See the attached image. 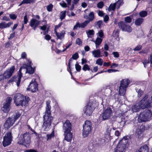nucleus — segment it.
Returning a JSON list of instances; mask_svg holds the SVG:
<instances>
[{"mask_svg":"<svg viewBox=\"0 0 152 152\" xmlns=\"http://www.w3.org/2000/svg\"><path fill=\"white\" fill-rule=\"evenodd\" d=\"M24 4H30L29 0H23L20 4L19 6Z\"/></svg>","mask_w":152,"mask_h":152,"instance_id":"5fc2aeb1","label":"nucleus"},{"mask_svg":"<svg viewBox=\"0 0 152 152\" xmlns=\"http://www.w3.org/2000/svg\"><path fill=\"white\" fill-rule=\"evenodd\" d=\"M22 67H21L20 68L17 77L16 76L13 77L11 79L9 80V82H11L12 81H15L17 80V79H18V80L16 82L17 85L18 87H19L21 81V79L22 77V74L21 72V70Z\"/></svg>","mask_w":152,"mask_h":152,"instance_id":"9d476101","label":"nucleus"},{"mask_svg":"<svg viewBox=\"0 0 152 152\" xmlns=\"http://www.w3.org/2000/svg\"><path fill=\"white\" fill-rule=\"evenodd\" d=\"M102 39L98 37L96 40L94 41L96 47V48L99 47V45L102 42Z\"/></svg>","mask_w":152,"mask_h":152,"instance_id":"c85d7f7f","label":"nucleus"},{"mask_svg":"<svg viewBox=\"0 0 152 152\" xmlns=\"http://www.w3.org/2000/svg\"><path fill=\"white\" fill-rule=\"evenodd\" d=\"M50 101H48L46 102V107L45 115H51L50 109L51 107L50 105Z\"/></svg>","mask_w":152,"mask_h":152,"instance_id":"6ab92c4d","label":"nucleus"},{"mask_svg":"<svg viewBox=\"0 0 152 152\" xmlns=\"http://www.w3.org/2000/svg\"><path fill=\"white\" fill-rule=\"evenodd\" d=\"M125 21L126 23H130L132 22V18L130 16H127L125 18Z\"/></svg>","mask_w":152,"mask_h":152,"instance_id":"3c124183","label":"nucleus"},{"mask_svg":"<svg viewBox=\"0 0 152 152\" xmlns=\"http://www.w3.org/2000/svg\"><path fill=\"white\" fill-rule=\"evenodd\" d=\"M64 132V139L68 142H71L72 138V134L71 131Z\"/></svg>","mask_w":152,"mask_h":152,"instance_id":"a211bd4d","label":"nucleus"},{"mask_svg":"<svg viewBox=\"0 0 152 152\" xmlns=\"http://www.w3.org/2000/svg\"><path fill=\"white\" fill-rule=\"evenodd\" d=\"M112 114L111 109L109 107L104 108L103 113L102 114L103 120L108 119Z\"/></svg>","mask_w":152,"mask_h":152,"instance_id":"1a4fd4ad","label":"nucleus"},{"mask_svg":"<svg viewBox=\"0 0 152 152\" xmlns=\"http://www.w3.org/2000/svg\"><path fill=\"white\" fill-rule=\"evenodd\" d=\"M14 123V121H13L12 118H11V117H9L7 118L4 124V128L6 129H8L12 126Z\"/></svg>","mask_w":152,"mask_h":152,"instance_id":"f3484780","label":"nucleus"},{"mask_svg":"<svg viewBox=\"0 0 152 152\" xmlns=\"http://www.w3.org/2000/svg\"><path fill=\"white\" fill-rule=\"evenodd\" d=\"M89 23V21L88 20H85L84 22L80 23L79 22H76L75 25L74 26L73 30H77L78 28H84Z\"/></svg>","mask_w":152,"mask_h":152,"instance_id":"2eb2a0df","label":"nucleus"},{"mask_svg":"<svg viewBox=\"0 0 152 152\" xmlns=\"http://www.w3.org/2000/svg\"><path fill=\"white\" fill-rule=\"evenodd\" d=\"M55 33L58 39H62L64 37V35L61 33H58L56 31H55Z\"/></svg>","mask_w":152,"mask_h":152,"instance_id":"58836bf2","label":"nucleus"},{"mask_svg":"<svg viewBox=\"0 0 152 152\" xmlns=\"http://www.w3.org/2000/svg\"><path fill=\"white\" fill-rule=\"evenodd\" d=\"M61 6L63 8H66L67 7V5L66 3L64 1L60 3Z\"/></svg>","mask_w":152,"mask_h":152,"instance_id":"6e6d98bb","label":"nucleus"},{"mask_svg":"<svg viewBox=\"0 0 152 152\" xmlns=\"http://www.w3.org/2000/svg\"><path fill=\"white\" fill-rule=\"evenodd\" d=\"M123 117H124L123 116L120 117V118L121 120V121L120 122L121 124L126 125L128 124L129 123L127 122V121L126 120H125L124 118H123Z\"/></svg>","mask_w":152,"mask_h":152,"instance_id":"ea45409f","label":"nucleus"},{"mask_svg":"<svg viewBox=\"0 0 152 152\" xmlns=\"http://www.w3.org/2000/svg\"><path fill=\"white\" fill-rule=\"evenodd\" d=\"M113 54L115 58H118L119 57V54L117 52H114L113 53Z\"/></svg>","mask_w":152,"mask_h":152,"instance_id":"69168bd1","label":"nucleus"},{"mask_svg":"<svg viewBox=\"0 0 152 152\" xmlns=\"http://www.w3.org/2000/svg\"><path fill=\"white\" fill-rule=\"evenodd\" d=\"M130 80L128 79L122 80L121 82L120 85L127 88L128 86Z\"/></svg>","mask_w":152,"mask_h":152,"instance_id":"bb28decb","label":"nucleus"},{"mask_svg":"<svg viewBox=\"0 0 152 152\" xmlns=\"http://www.w3.org/2000/svg\"><path fill=\"white\" fill-rule=\"evenodd\" d=\"M118 25L123 31L130 32L132 31L131 27L126 23L121 21L118 23Z\"/></svg>","mask_w":152,"mask_h":152,"instance_id":"9b49d317","label":"nucleus"},{"mask_svg":"<svg viewBox=\"0 0 152 152\" xmlns=\"http://www.w3.org/2000/svg\"><path fill=\"white\" fill-rule=\"evenodd\" d=\"M38 86L37 82L35 80L33 82L32 80L30 83L28 87L27 88V90H30L33 92H36L38 90Z\"/></svg>","mask_w":152,"mask_h":152,"instance_id":"f8f14e48","label":"nucleus"},{"mask_svg":"<svg viewBox=\"0 0 152 152\" xmlns=\"http://www.w3.org/2000/svg\"><path fill=\"white\" fill-rule=\"evenodd\" d=\"M127 88L120 85L119 87V94L121 96H124L125 94L126 91V89Z\"/></svg>","mask_w":152,"mask_h":152,"instance_id":"cd10ccee","label":"nucleus"},{"mask_svg":"<svg viewBox=\"0 0 152 152\" xmlns=\"http://www.w3.org/2000/svg\"><path fill=\"white\" fill-rule=\"evenodd\" d=\"M75 69L77 72H80L81 69V66L78 64H76L75 65Z\"/></svg>","mask_w":152,"mask_h":152,"instance_id":"864d4df0","label":"nucleus"},{"mask_svg":"<svg viewBox=\"0 0 152 152\" xmlns=\"http://www.w3.org/2000/svg\"><path fill=\"white\" fill-rule=\"evenodd\" d=\"M150 61L148 59H145L144 60V62H143V64L144 65V67H146V66L147 65V64H148L150 63Z\"/></svg>","mask_w":152,"mask_h":152,"instance_id":"bf43d9fd","label":"nucleus"},{"mask_svg":"<svg viewBox=\"0 0 152 152\" xmlns=\"http://www.w3.org/2000/svg\"><path fill=\"white\" fill-rule=\"evenodd\" d=\"M116 3H115L113 4H111L109 6L108 8V11H110L112 10L114 11L116 7Z\"/></svg>","mask_w":152,"mask_h":152,"instance_id":"72a5a7b5","label":"nucleus"},{"mask_svg":"<svg viewBox=\"0 0 152 152\" xmlns=\"http://www.w3.org/2000/svg\"><path fill=\"white\" fill-rule=\"evenodd\" d=\"M66 11H62L60 12V19L61 21L64 19L66 15Z\"/></svg>","mask_w":152,"mask_h":152,"instance_id":"c9c22d12","label":"nucleus"},{"mask_svg":"<svg viewBox=\"0 0 152 152\" xmlns=\"http://www.w3.org/2000/svg\"><path fill=\"white\" fill-rule=\"evenodd\" d=\"M79 57L78 53L76 52L72 55V58L73 59L76 60L79 58Z\"/></svg>","mask_w":152,"mask_h":152,"instance_id":"de8ad7c7","label":"nucleus"},{"mask_svg":"<svg viewBox=\"0 0 152 152\" xmlns=\"http://www.w3.org/2000/svg\"><path fill=\"white\" fill-rule=\"evenodd\" d=\"M103 24L102 21L101 20H99L95 23V26L98 27V28H101Z\"/></svg>","mask_w":152,"mask_h":152,"instance_id":"e433bc0d","label":"nucleus"},{"mask_svg":"<svg viewBox=\"0 0 152 152\" xmlns=\"http://www.w3.org/2000/svg\"><path fill=\"white\" fill-rule=\"evenodd\" d=\"M15 70L14 66H12L9 69L7 70L4 72L3 74L4 78L5 79L9 78L12 75L14 71Z\"/></svg>","mask_w":152,"mask_h":152,"instance_id":"4468645a","label":"nucleus"},{"mask_svg":"<svg viewBox=\"0 0 152 152\" xmlns=\"http://www.w3.org/2000/svg\"><path fill=\"white\" fill-rule=\"evenodd\" d=\"M143 19L142 18H139L135 21L134 23L137 26H140L143 22Z\"/></svg>","mask_w":152,"mask_h":152,"instance_id":"473e14b6","label":"nucleus"},{"mask_svg":"<svg viewBox=\"0 0 152 152\" xmlns=\"http://www.w3.org/2000/svg\"><path fill=\"white\" fill-rule=\"evenodd\" d=\"M131 136L127 135L124 137L119 142L118 144L124 146L125 148L127 147L131 141Z\"/></svg>","mask_w":152,"mask_h":152,"instance_id":"6e6552de","label":"nucleus"},{"mask_svg":"<svg viewBox=\"0 0 152 152\" xmlns=\"http://www.w3.org/2000/svg\"><path fill=\"white\" fill-rule=\"evenodd\" d=\"M11 41H8V42L5 43V47L6 48H8L11 45Z\"/></svg>","mask_w":152,"mask_h":152,"instance_id":"e2e57ef3","label":"nucleus"},{"mask_svg":"<svg viewBox=\"0 0 152 152\" xmlns=\"http://www.w3.org/2000/svg\"><path fill=\"white\" fill-rule=\"evenodd\" d=\"M39 21L32 18L30 21L29 25L31 27H32L34 26H38L39 24Z\"/></svg>","mask_w":152,"mask_h":152,"instance_id":"393cba45","label":"nucleus"},{"mask_svg":"<svg viewBox=\"0 0 152 152\" xmlns=\"http://www.w3.org/2000/svg\"><path fill=\"white\" fill-rule=\"evenodd\" d=\"M53 7V5L52 4H50L47 7V9L48 12L52 11Z\"/></svg>","mask_w":152,"mask_h":152,"instance_id":"c03bdc74","label":"nucleus"},{"mask_svg":"<svg viewBox=\"0 0 152 152\" xmlns=\"http://www.w3.org/2000/svg\"><path fill=\"white\" fill-rule=\"evenodd\" d=\"M142 48V46L141 45H138L137 46L135 47L134 49L133 50L134 51H139L141 50Z\"/></svg>","mask_w":152,"mask_h":152,"instance_id":"37998d69","label":"nucleus"},{"mask_svg":"<svg viewBox=\"0 0 152 152\" xmlns=\"http://www.w3.org/2000/svg\"><path fill=\"white\" fill-rule=\"evenodd\" d=\"M47 140H50L52 138H53L54 137V131H53L51 134H47Z\"/></svg>","mask_w":152,"mask_h":152,"instance_id":"4c0bfd02","label":"nucleus"},{"mask_svg":"<svg viewBox=\"0 0 152 152\" xmlns=\"http://www.w3.org/2000/svg\"><path fill=\"white\" fill-rule=\"evenodd\" d=\"M148 60L150 61L151 65L152 64V53L150 54Z\"/></svg>","mask_w":152,"mask_h":152,"instance_id":"774afa93","label":"nucleus"},{"mask_svg":"<svg viewBox=\"0 0 152 152\" xmlns=\"http://www.w3.org/2000/svg\"><path fill=\"white\" fill-rule=\"evenodd\" d=\"M9 16L11 19L13 20H15L17 18V15L14 14H10Z\"/></svg>","mask_w":152,"mask_h":152,"instance_id":"603ef678","label":"nucleus"},{"mask_svg":"<svg viewBox=\"0 0 152 152\" xmlns=\"http://www.w3.org/2000/svg\"><path fill=\"white\" fill-rule=\"evenodd\" d=\"M51 124H50V123L47 122L46 121H44L42 126L44 131H48L51 128Z\"/></svg>","mask_w":152,"mask_h":152,"instance_id":"b1692460","label":"nucleus"},{"mask_svg":"<svg viewBox=\"0 0 152 152\" xmlns=\"http://www.w3.org/2000/svg\"><path fill=\"white\" fill-rule=\"evenodd\" d=\"M95 102V101L92 100L89 101L83 110L84 115L85 114L87 116H90L92 115L93 111L97 105Z\"/></svg>","mask_w":152,"mask_h":152,"instance_id":"7ed1b4c3","label":"nucleus"},{"mask_svg":"<svg viewBox=\"0 0 152 152\" xmlns=\"http://www.w3.org/2000/svg\"><path fill=\"white\" fill-rule=\"evenodd\" d=\"M43 121H46L51 124L53 119V117L51 115H44L43 117Z\"/></svg>","mask_w":152,"mask_h":152,"instance_id":"4be33fe9","label":"nucleus"},{"mask_svg":"<svg viewBox=\"0 0 152 152\" xmlns=\"http://www.w3.org/2000/svg\"><path fill=\"white\" fill-rule=\"evenodd\" d=\"M82 69L83 70L85 71H86L87 70H90L89 66L87 64H85L83 66Z\"/></svg>","mask_w":152,"mask_h":152,"instance_id":"09e8293b","label":"nucleus"},{"mask_svg":"<svg viewBox=\"0 0 152 152\" xmlns=\"http://www.w3.org/2000/svg\"><path fill=\"white\" fill-rule=\"evenodd\" d=\"M26 70V72L30 74H32L34 72V68H33L32 67L30 64L29 66H27Z\"/></svg>","mask_w":152,"mask_h":152,"instance_id":"c756f323","label":"nucleus"},{"mask_svg":"<svg viewBox=\"0 0 152 152\" xmlns=\"http://www.w3.org/2000/svg\"><path fill=\"white\" fill-rule=\"evenodd\" d=\"M24 152H38V151L35 149H30L25 150Z\"/></svg>","mask_w":152,"mask_h":152,"instance_id":"0e129e2a","label":"nucleus"},{"mask_svg":"<svg viewBox=\"0 0 152 152\" xmlns=\"http://www.w3.org/2000/svg\"><path fill=\"white\" fill-rule=\"evenodd\" d=\"M76 43L79 45H82V42L80 38H77L76 40Z\"/></svg>","mask_w":152,"mask_h":152,"instance_id":"13d9d810","label":"nucleus"},{"mask_svg":"<svg viewBox=\"0 0 152 152\" xmlns=\"http://www.w3.org/2000/svg\"><path fill=\"white\" fill-rule=\"evenodd\" d=\"M147 12L146 11H142L139 13V15L141 17H145L147 15Z\"/></svg>","mask_w":152,"mask_h":152,"instance_id":"a19ab883","label":"nucleus"},{"mask_svg":"<svg viewBox=\"0 0 152 152\" xmlns=\"http://www.w3.org/2000/svg\"><path fill=\"white\" fill-rule=\"evenodd\" d=\"M20 115L21 114L18 112H17L14 114L11 118H12L13 121L15 122L20 117Z\"/></svg>","mask_w":152,"mask_h":152,"instance_id":"2f4dec72","label":"nucleus"},{"mask_svg":"<svg viewBox=\"0 0 152 152\" xmlns=\"http://www.w3.org/2000/svg\"><path fill=\"white\" fill-rule=\"evenodd\" d=\"M137 123L135 124L134 126L133 131L136 132V134L137 135H140L142 134L145 129L144 126L141 125L138 126Z\"/></svg>","mask_w":152,"mask_h":152,"instance_id":"ddd939ff","label":"nucleus"},{"mask_svg":"<svg viewBox=\"0 0 152 152\" xmlns=\"http://www.w3.org/2000/svg\"><path fill=\"white\" fill-rule=\"evenodd\" d=\"M118 71L116 69H108L107 71L109 73H111L112 72H114Z\"/></svg>","mask_w":152,"mask_h":152,"instance_id":"052dcab7","label":"nucleus"},{"mask_svg":"<svg viewBox=\"0 0 152 152\" xmlns=\"http://www.w3.org/2000/svg\"><path fill=\"white\" fill-rule=\"evenodd\" d=\"M104 3L102 1L99 2L97 4V7L99 9L102 8L104 6Z\"/></svg>","mask_w":152,"mask_h":152,"instance_id":"8fccbe9b","label":"nucleus"},{"mask_svg":"<svg viewBox=\"0 0 152 152\" xmlns=\"http://www.w3.org/2000/svg\"><path fill=\"white\" fill-rule=\"evenodd\" d=\"M124 147V146L118 144L114 149V152H125L126 148Z\"/></svg>","mask_w":152,"mask_h":152,"instance_id":"412c9836","label":"nucleus"},{"mask_svg":"<svg viewBox=\"0 0 152 152\" xmlns=\"http://www.w3.org/2000/svg\"><path fill=\"white\" fill-rule=\"evenodd\" d=\"M13 99L16 106L26 105L30 100L28 96H24L20 94H16Z\"/></svg>","mask_w":152,"mask_h":152,"instance_id":"f257e3e1","label":"nucleus"},{"mask_svg":"<svg viewBox=\"0 0 152 152\" xmlns=\"http://www.w3.org/2000/svg\"><path fill=\"white\" fill-rule=\"evenodd\" d=\"M103 63V60L101 58H98L96 61V64L100 66L102 65Z\"/></svg>","mask_w":152,"mask_h":152,"instance_id":"79ce46f5","label":"nucleus"},{"mask_svg":"<svg viewBox=\"0 0 152 152\" xmlns=\"http://www.w3.org/2000/svg\"><path fill=\"white\" fill-rule=\"evenodd\" d=\"M13 137L11 131H9L6 133L3 137L2 144L4 147L10 145L12 141Z\"/></svg>","mask_w":152,"mask_h":152,"instance_id":"423d86ee","label":"nucleus"},{"mask_svg":"<svg viewBox=\"0 0 152 152\" xmlns=\"http://www.w3.org/2000/svg\"><path fill=\"white\" fill-rule=\"evenodd\" d=\"M86 33L88 38H91L94 34V31L93 29L86 31Z\"/></svg>","mask_w":152,"mask_h":152,"instance_id":"7c9ffc66","label":"nucleus"},{"mask_svg":"<svg viewBox=\"0 0 152 152\" xmlns=\"http://www.w3.org/2000/svg\"><path fill=\"white\" fill-rule=\"evenodd\" d=\"M92 55L95 58H98L101 57V52L99 49L94 50L91 52Z\"/></svg>","mask_w":152,"mask_h":152,"instance_id":"5701e85b","label":"nucleus"},{"mask_svg":"<svg viewBox=\"0 0 152 152\" xmlns=\"http://www.w3.org/2000/svg\"><path fill=\"white\" fill-rule=\"evenodd\" d=\"M152 115V112L150 110L147 109L140 114L138 118L140 122H145L149 121Z\"/></svg>","mask_w":152,"mask_h":152,"instance_id":"20e7f679","label":"nucleus"},{"mask_svg":"<svg viewBox=\"0 0 152 152\" xmlns=\"http://www.w3.org/2000/svg\"><path fill=\"white\" fill-rule=\"evenodd\" d=\"M92 124L89 121H86L84 124L83 125L82 132L83 136L84 137H86L88 136L91 132L92 127Z\"/></svg>","mask_w":152,"mask_h":152,"instance_id":"39448f33","label":"nucleus"},{"mask_svg":"<svg viewBox=\"0 0 152 152\" xmlns=\"http://www.w3.org/2000/svg\"><path fill=\"white\" fill-rule=\"evenodd\" d=\"M98 36H99L100 38H102L104 36V34L103 31L102 30L99 31L98 33L97 34Z\"/></svg>","mask_w":152,"mask_h":152,"instance_id":"a18cd8bd","label":"nucleus"},{"mask_svg":"<svg viewBox=\"0 0 152 152\" xmlns=\"http://www.w3.org/2000/svg\"><path fill=\"white\" fill-rule=\"evenodd\" d=\"M12 24V22H9L7 23L5 22H2L0 23V29H2L9 28Z\"/></svg>","mask_w":152,"mask_h":152,"instance_id":"aec40b11","label":"nucleus"},{"mask_svg":"<svg viewBox=\"0 0 152 152\" xmlns=\"http://www.w3.org/2000/svg\"><path fill=\"white\" fill-rule=\"evenodd\" d=\"M118 64L115 63H113L111 65L110 67L111 68H114L118 67Z\"/></svg>","mask_w":152,"mask_h":152,"instance_id":"338daca9","label":"nucleus"},{"mask_svg":"<svg viewBox=\"0 0 152 152\" xmlns=\"http://www.w3.org/2000/svg\"><path fill=\"white\" fill-rule=\"evenodd\" d=\"M64 132L71 131L72 129V125L69 121L66 120L64 123L63 127Z\"/></svg>","mask_w":152,"mask_h":152,"instance_id":"dca6fc26","label":"nucleus"},{"mask_svg":"<svg viewBox=\"0 0 152 152\" xmlns=\"http://www.w3.org/2000/svg\"><path fill=\"white\" fill-rule=\"evenodd\" d=\"M94 18V15L93 12H91L88 15L89 20H88L89 21V23L90 21H92Z\"/></svg>","mask_w":152,"mask_h":152,"instance_id":"f704fd0d","label":"nucleus"},{"mask_svg":"<svg viewBox=\"0 0 152 152\" xmlns=\"http://www.w3.org/2000/svg\"><path fill=\"white\" fill-rule=\"evenodd\" d=\"M24 24H26L27 23L28 21V19L27 17V15L26 14H25L24 18Z\"/></svg>","mask_w":152,"mask_h":152,"instance_id":"680f3d73","label":"nucleus"},{"mask_svg":"<svg viewBox=\"0 0 152 152\" xmlns=\"http://www.w3.org/2000/svg\"><path fill=\"white\" fill-rule=\"evenodd\" d=\"M148 148L147 145H144L140 147L137 152H148Z\"/></svg>","mask_w":152,"mask_h":152,"instance_id":"a878e982","label":"nucleus"},{"mask_svg":"<svg viewBox=\"0 0 152 152\" xmlns=\"http://www.w3.org/2000/svg\"><path fill=\"white\" fill-rule=\"evenodd\" d=\"M31 142V134L28 132H26L21 134L19 137L18 143L26 147L28 146Z\"/></svg>","mask_w":152,"mask_h":152,"instance_id":"f03ea898","label":"nucleus"},{"mask_svg":"<svg viewBox=\"0 0 152 152\" xmlns=\"http://www.w3.org/2000/svg\"><path fill=\"white\" fill-rule=\"evenodd\" d=\"M123 4V0H118L117 2V4H118V9L119 8L120 6L122 5Z\"/></svg>","mask_w":152,"mask_h":152,"instance_id":"4d7b16f0","label":"nucleus"},{"mask_svg":"<svg viewBox=\"0 0 152 152\" xmlns=\"http://www.w3.org/2000/svg\"><path fill=\"white\" fill-rule=\"evenodd\" d=\"M137 97L138 98L140 97L143 94V91L141 89H139L138 91H137Z\"/></svg>","mask_w":152,"mask_h":152,"instance_id":"49530a36","label":"nucleus"},{"mask_svg":"<svg viewBox=\"0 0 152 152\" xmlns=\"http://www.w3.org/2000/svg\"><path fill=\"white\" fill-rule=\"evenodd\" d=\"M12 101V98L11 97H7L5 102L4 103L3 106L1 108V110L5 113H8L11 108L10 106L11 102Z\"/></svg>","mask_w":152,"mask_h":152,"instance_id":"0eeeda50","label":"nucleus"}]
</instances>
